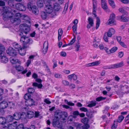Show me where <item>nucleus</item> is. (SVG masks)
Listing matches in <instances>:
<instances>
[{"label": "nucleus", "mask_w": 129, "mask_h": 129, "mask_svg": "<svg viewBox=\"0 0 129 129\" xmlns=\"http://www.w3.org/2000/svg\"><path fill=\"white\" fill-rule=\"evenodd\" d=\"M0 15H3V19L6 20L10 19L13 23H16L17 24H19L20 19L27 20L28 16L25 15H21V14L17 13L13 10H11L9 7H5L0 9Z\"/></svg>", "instance_id": "nucleus-1"}, {"label": "nucleus", "mask_w": 129, "mask_h": 129, "mask_svg": "<svg viewBox=\"0 0 129 129\" xmlns=\"http://www.w3.org/2000/svg\"><path fill=\"white\" fill-rule=\"evenodd\" d=\"M45 5V12L42 11L41 13V17L43 19H45L48 16V14L52 17H53L56 14V12L60 9L61 7L56 3L50 2L49 0H44Z\"/></svg>", "instance_id": "nucleus-2"}, {"label": "nucleus", "mask_w": 129, "mask_h": 129, "mask_svg": "<svg viewBox=\"0 0 129 129\" xmlns=\"http://www.w3.org/2000/svg\"><path fill=\"white\" fill-rule=\"evenodd\" d=\"M55 118L53 119L52 122L53 125L54 127H57L58 128L62 127V125L59 123V119H61V116L60 115H55Z\"/></svg>", "instance_id": "nucleus-3"}, {"label": "nucleus", "mask_w": 129, "mask_h": 129, "mask_svg": "<svg viewBox=\"0 0 129 129\" xmlns=\"http://www.w3.org/2000/svg\"><path fill=\"white\" fill-rule=\"evenodd\" d=\"M15 48L16 50L19 52L20 54L22 56L24 55L26 53L25 50L24 49L23 46L21 47L18 44H16L14 45Z\"/></svg>", "instance_id": "nucleus-4"}, {"label": "nucleus", "mask_w": 129, "mask_h": 129, "mask_svg": "<svg viewBox=\"0 0 129 129\" xmlns=\"http://www.w3.org/2000/svg\"><path fill=\"white\" fill-rule=\"evenodd\" d=\"M20 27L22 34L24 33L26 34L30 30L29 27L28 25L25 24L20 25Z\"/></svg>", "instance_id": "nucleus-5"}, {"label": "nucleus", "mask_w": 129, "mask_h": 129, "mask_svg": "<svg viewBox=\"0 0 129 129\" xmlns=\"http://www.w3.org/2000/svg\"><path fill=\"white\" fill-rule=\"evenodd\" d=\"M27 8L29 11L32 10L33 13L35 15H37L39 13V11L37 7L35 6H32L31 3H28Z\"/></svg>", "instance_id": "nucleus-6"}, {"label": "nucleus", "mask_w": 129, "mask_h": 129, "mask_svg": "<svg viewBox=\"0 0 129 129\" xmlns=\"http://www.w3.org/2000/svg\"><path fill=\"white\" fill-rule=\"evenodd\" d=\"M28 40V37L25 36L21 37L20 38V41L21 43H23L22 46L24 49H25L28 48V46L26 45V43H27V40Z\"/></svg>", "instance_id": "nucleus-7"}, {"label": "nucleus", "mask_w": 129, "mask_h": 129, "mask_svg": "<svg viewBox=\"0 0 129 129\" xmlns=\"http://www.w3.org/2000/svg\"><path fill=\"white\" fill-rule=\"evenodd\" d=\"M6 52L8 54L13 56L17 55V51L11 47H9L7 50Z\"/></svg>", "instance_id": "nucleus-8"}, {"label": "nucleus", "mask_w": 129, "mask_h": 129, "mask_svg": "<svg viewBox=\"0 0 129 129\" xmlns=\"http://www.w3.org/2000/svg\"><path fill=\"white\" fill-rule=\"evenodd\" d=\"M4 50H0V56L1 57V61L3 63H6L7 62L8 59L4 55Z\"/></svg>", "instance_id": "nucleus-9"}, {"label": "nucleus", "mask_w": 129, "mask_h": 129, "mask_svg": "<svg viewBox=\"0 0 129 129\" xmlns=\"http://www.w3.org/2000/svg\"><path fill=\"white\" fill-rule=\"evenodd\" d=\"M8 102L3 101L0 103V111L3 113L4 112V109L6 108L8 106Z\"/></svg>", "instance_id": "nucleus-10"}, {"label": "nucleus", "mask_w": 129, "mask_h": 129, "mask_svg": "<svg viewBox=\"0 0 129 129\" xmlns=\"http://www.w3.org/2000/svg\"><path fill=\"white\" fill-rule=\"evenodd\" d=\"M16 121L12 124L9 123L8 124L7 126H6L3 127V129H16L17 124Z\"/></svg>", "instance_id": "nucleus-11"}, {"label": "nucleus", "mask_w": 129, "mask_h": 129, "mask_svg": "<svg viewBox=\"0 0 129 129\" xmlns=\"http://www.w3.org/2000/svg\"><path fill=\"white\" fill-rule=\"evenodd\" d=\"M15 7L17 9L22 11H25L26 9V7L23 4L21 3L16 4Z\"/></svg>", "instance_id": "nucleus-12"}, {"label": "nucleus", "mask_w": 129, "mask_h": 129, "mask_svg": "<svg viewBox=\"0 0 129 129\" xmlns=\"http://www.w3.org/2000/svg\"><path fill=\"white\" fill-rule=\"evenodd\" d=\"M15 68L16 70L18 71H22L21 72V73L23 75L27 71V70L26 69L23 71V68L20 65L16 66Z\"/></svg>", "instance_id": "nucleus-13"}, {"label": "nucleus", "mask_w": 129, "mask_h": 129, "mask_svg": "<svg viewBox=\"0 0 129 129\" xmlns=\"http://www.w3.org/2000/svg\"><path fill=\"white\" fill-rule=\"evenodd\" d=\"M101 7L104 10H107L108 9V7L106 0H101Z\"/></svg>", "instance_id": "nucleus-14"}, {"label": "nucleus", "mask_w": 129, "mask_h": 129, "mask_svg": "<svg viewBox=\"0 0 129 129\" xmlns=\"http://www.w3.org/2000/svg\"><path fill=\"white\" fill-rule=\"evenodd\" d=\"M115 33V30L114 29L112 28H109L108 32H106L107 34V36L108 37H111L112 35L114 34Z\"/></svg>", "instance_id": "nucleus-15"}, {"label": "nucleus", "mask_w": 129, "mask_h": 129, "mask_svg": "<svg viewBox=\"0 0 129 129\" xmlns=\"http://www.w3.org/2000/svg\"><path fill=\"white\" fill-rule=\"evenodd\" d=\"M118 17L119 20L123 22H126L129 20V17H124L123 15L118 16Z\"/></svg>", "instance_id": "nucleus-16"}, {"label": "nucleus", "mask_w": 129, "mask_h": 129, "mask_svg": "<svg viewBox=\"0 0 129 129\" xmlns=\"http://www.w3.org/2000/svg\"><path fill=\"white\" fill-rule=\"evenodd\" d=\"M34 103V102L31 99L25 102V105L27 107H31Z\"/></svg>", "instance_id": "nucleus-17"}, {"label": "nucleus", "mask_w": 129, "mask_h": 129, "mask_svg": "<svg viewBox=\"0 0 129 129\" xmlns=\"http://www.w3.org/2000/svg\"><path fill=\"white\" fill-rule=\"evenodd\" d=\"M123 65V61L117 64H115L111 65V68H118L122 67Z\"/></svg>", "instance_id": "nucleus-18"}, {"label": "nucleus", "mask_w": 129, "mask_h": 129, "mask_svg": "<svg viewBox=\"0 0 129 129\" xmlns=\"http://www.w3.org/2000/svg\"><path fill=\"white\" fill-rule=\"evenodd\" d=\"M21 115L22 114L20 113H15L13 115L14 119L15 120H18L21 118Z\"/></svg>", "instance_id": "nucleus-19"}, {"label": "nucleus", "mask_w": 129, "mask_h": 129, "mask_svg": "<svg viewBox=\"0 0 129 129\" xmlns=\"http://www.w3.org/2000/svg\"><path fill=\"white\" fill-rule=\"evenodd\" d=\"M50 2L53 3V2L50 1L49 0ZM44 0L43 1L42 0H38L37 1V5L38 7H39L41 8L43 7L44 6Z\"/></svg>", "instance_id": "nucleus-20"}, {"label": "nucleus", "mask_w": 129, "mask_h": 129, "mask_svg": "<svg viewBox=\"0 0 129 129\" xmlns=\"http://www.w3.org/2000/svg\"><path fill=\"white\" fill-rule=\"evenodd\" d=\"M48 43L47 42L45 41L44 42L43 49V52L44 54L46 53L48 50Z\"/></svg>", "instance_id": "nucleus-21"}, {"label": "nucleus", "mask_w": 129, "mask_h": 129, "mask_svg": "<svg viewBox=\"0 0 129 129\" xmlns=\"http://www.w3.org/2000/svg\"><path fill=\"white\" fill-rule=\"evenodd\" d=\"M10 60L12 64H15L17 62L20 63V62L18 60L15 58L11 57L10 58Z\"/></svg>", "instance_id": "nucleus-22"}, {"label": "nucleus", "mask_w": 129, "mask_h": 129, "mask_svg": "<svg viewBox=\"0 0 129 129\" xmlns=\"http://www.w3.org/2000/svg\"><path fill=\"white\" fill-rule=\"evenodd\" d=\"M58 41H59L61 39V36L62 34L63 31L61 28H60L58 30Z\"/></svg>", "instance_id": "nucleus-23"}, {"label": "nucleus", "mask_w": 129, "mask_h": 129, "mask_svg": "<svg viewBox=\"0 0 129 129\" xmlns=\"http://www.w3.org/2000/svg\"><path fill=\"white\" fill-rule=\"evenodd\" d=\"M68 78L69 79L71 80L73 79L74 80H76L77 79V75L74 74L69 75L68 76Z\"/></svg>", "instance_id": "nucleus-24"}, {"label": "nucleus", "mask_w": 129, "mask_h": 129, "mask_svg": "<svg viewBox=\"0 0 129 129\" xmlns=\"http://www.w3.org/2000/svg\"><path fill=\"white\" fill-rule=\"evenodd\" d=\"M107 23L109 25L111 24L112 25L116 24V22L115 19L109 18L107 21Z\"/></svg>", "instance_id": "nucleus-25"}, {"label": "nucleus", "mask_w": 129, "mask_h": 129, "mask_svg": "<svg viewBox=\"0 0 129 129\" xmlns=\"http://www.w3.org/2000/svg\"><path fill=\"white\" fill-rule=\"evenodd\" d=\"M100 62L99 61H96L93 62L91 63H89L87 64V66H97L100 64Z\"/></svg>", "instance_id": "nucleus-26"}, {"label": "nucleus", "mask_w": 129, "mask_h": 129, "mask_svg": "<svg viewBox=\"0 0 129 129\" xmlns=\"http://www.w3.org/2000/svg\"><path fill=\"white\" fill-rule=\"evenodd\" d=\"M8 106L10 108L14 109L15 108L16 105L15 103L12 101H9L8 102Z\"/></svg>", "instance_id": "nucleus-27"}, {"label": "nucleus", "mask_w": 129, "mask_h": 129, "mask_svg": "<svg viewBox=\"0 0 129 129\" xmlns=\"http://www.w3.org/2000/svg\"><path fill=\"white\" fill-rule=\"evenodd\" d=\"M97 7V4H93L92 13L94 15L95 17L96 16V10Z\"/></svg>", "instance_id": "nucleus-28"}, {"label": "nucleus", "mask_w": 129, "mask_h": 129, "mask_svg": "<svg viewBox=\"0 0 129 129\" xmlns=\"http://www.w3.org/2000/svg\"><path fill=\"white\" fill-rule=\"evenodd\" d=\"M34 115V113L32 111H29L27 112V116L29 118H31L33 117Z\"/></svg>", "instance_id": "nucleus-29"}, {"label": "nucleus", "mask_w": 129, "mask_h": 129, "mask_svg": "<svg viewBox=\"0 0 129 129\" xmlns=\"http://www.w3.org/2000/svg\"><path fill=\"white\" fill-rule=\"evenodd\" d=\"M119 12L123 14L128 15V13L127 12L122 8H120L118 9Z\"/></svg>", "instance_id": "nucleus-30"}, {"label": "nucleus", "mask_w": 129, "mask_h": 129, "mask_svg": "<svg viewBox=\"0 0 129 129\" xmlns=\"http://www.w3.org/2000/svg\"><path fill=\"white\" fill-rule=\"evenodd\" d=\"M108 3L110 6L114 9L115 7V5L113 0H108Z\"/></svg>", "instance_id": "nucleus-31"}, {"label": "nucleus", "mask_w": 129, "mask_h": 129, "mask_svg": "<svg viewBox=\"0 0 129 129\" xmlns=\"http://www.w3.org/2000/svg\"><path fill=\"white\" fill-rule=\"evenodd\" d=\"M53 2V3H56L59 5V4H62L64 2V0H50Z\"/></svg>", "instance_id": "nucleus-32"}, {"label": "nucleus", "mask_w": 129, "mask_h": 129, "mask_svg": "<svg viewBox=\"0 0 129 129\" xmlns=\"http://www.w3.org/2000/svg\"><path fill=\"white\" fill-rule=\"evenodd\" d=\"M6 123V119L3 117H0V124H3Z\"/></svg>", "instance_id": "nucleus-33"}, {"label": "nucleus", "mask_w": 129, "mask_h": 129, "mask_svg": "<svg viewBox=\"0 0 129 129\" xmlns=\"http://www.w3.org/2000/svg\"><path fill=\"white\" fill-rule=\"evenodd\" d=\"M100 23V21L99 18L98 17H97L96 26V29H97L98 28V27L99 26Z\"/></svg>", "instance_id": "nucleus-34"}, {"label": "nucleus", "mask_w": 129, "mask_h": 129, "mask_svg": "<svg viewBox=\"0 0 129 129\" xmlns=\"http://www.w3.org/2000/svg\"><path fill=\"white\" fill-rule=\"evenodd\" d=\"M74 124L75 126H76V129H82V124L78 123H75Z\"/></svg>", "instance_id": "nucleus-35"}, {"label": "nucleus", "mask_w": 129, "mask_h": 129, "mask_svg": "<svg viewBox=\"0 0 129 129\" xmlns=\"http://www.w3.org/2000/svg\"><path fill=\"white\" fill-rule=\"evenodd\" d=\"M27 43H26V45L28 46V48L29 47V45L33 43V41L32 40L28 37V40H27Z\"/></svg>", "instance_id": "nucleus-36"}, {"label": "nucleus", "mask_w": 129, "mask_h": 129, "mask_svg": "<svg viewBox=\"0 0 129 129\" xmlns=\"http://www.w3.org/2000/svg\"><path fill=\"white\" fill-rule=\"evenodd\" d=\"M27 43H26V45L28 46V48L29 47V45L33 43V41L32 40L28 37V40H27Z\"/></svg>", "instance_id": "nucleus-37"}, {"label": "nucleus", "mask_w": 129, "mask_h": 129, "mask_svg": "<svg viewBox=\"0 0 129 129\" xmlns=\"http://www.w3.org/2000/svg\"><path fill=\"white\" fill-rule=\"evenodd\" d=\"M33 85L34 86H37L39 88H41L42 86V85L41 84H39L36 82L33 83Z\"/></svg>", "instance_id": "nucleus-38"}, {"label": "nucleus", "mask_w": 129, "mask_h": 129, "mask_svg": "<svg viewBox=\"0 0 129 129\" xmlns=\"http://www.w3.org/2000/svg\"><path fill=\"white\" fill-rule=\"evenodd\" d=\"M88 119L87 118L84 117L81 120V122L84 124H88Z\"/></svg>", "instance_id": "nucleus-39"}, {"label": "nucleus", "mask_w": 129, "mask_h": 129, "mask_svg": "<svg viewBox=\"0 0 129 129\" xmlns=\"http://www.w3.org/2000/svg\"><path fill=\"white\" fill-rule=\"evenodd\" d=\"M107 36V34L106 33H105L103 36V39L106 42H108V38Z\"/></svg>", "instance_id": "nucleus-40"}, {"label": "nucleus", "mask_w": 129, "mask_h": 129, "mask_svg": "<svg viewBox=\"0 0 129 129\" xmlns=\"http://www.w3.org/2000/svg\"><path fill=\"white\" fill-rule=\"evenodd\" d=\"M96 103L95 101L92 102L87 106L89 107H91L95 106L96 105Z\"/></svg>", "instance_id": "nucleus-41"}, {"label": "nucleus", "mask_w": 129, "mask_h": 129, "mask_svg": "<svg viewBox=\"0 0 129 129\" xmlns=\"http://www.w3.org/2000/svg\"><path fill=\"white\" fill-rule=\"evenodd\" d=\"M30 98L31 95L29 93L26 94L25 95L24 97V99L26 100H30L29 99Z\"/></svg>", "instance_id": "nucleus-42"}, {"label": "nucleus", "mask_w": 129, "mask_h": 129, "mask_svg": "<svg viewBox=\"0 0 129 129\" xmlns=\"http://www.w3.org/2000/svg\"><path fill=\"white\" fill-rule=\"evenodd\" d=\"M4 91L3 89L0 88V101L2 100L3 99L2 95L4 94Z\"/></svg>", "instance_id": "nucleus-43"}, {"label": "nucleus", "mask_w": 129, "mask_h": 129, "mask_svg": "<svg viewBox=\"0 0 129 129\" xmlns=\"http://www.w3.org/2000/svg\"><path fill=\"white\" fill-rule=\"evenodd\" d=\"M68 4L66 3L65 4V6H64V9L63 11L62 12V13L63 14H65L66 13V12L68 8Z\"/></svg>", "instance_id": "nucleus-44"}, {"label": "nucleus", "mask_w": 129, "mask_h": 129, "mask_svg": "<svg viewBox=\"0 0 129 129\" xmlns=\"http://www.w3.org/2000/svg\"><path fill=\"white\" fill-rule=\"evenodd\" d=\"M124 117L122 115L119 116L118 118L117 122H120L122 121L124 118Z\"/></svg>", "instance_id": "nucleus-45"}, {"label": "nucleus", "mask_w": 129, "mask_h": 129, "mask_svg": "<svg viewBox=\"0 0 129 129\" xmlns=\"http://www.w3.org/2000/svg\"><path fill=\"white\" fill-rule=\"evenodd\" d=\"M54 76L56 78H60L62 77V76L59 73H55L54 74Z\"/></svg>", "instance_id": "nucleus-46"}, {"label": "nucleus", "mask_w": 129, "mask_h": 129, "mask_svg": "<svg viewBox=\"0 0 129 129\" xmlns=\"http://www.w3.org/2000/svg\"><path fill=\"white\" fill-rule=\"evenodd\" d=\"M89 127V125L88 124H84V125H82V129H87Z\"/></svg>", "instance_id": "nucleus-47"}, {"label": "nucleus", "mask_w": 129, "mask_h": 129, "mask_svg": "<svg viewBox=\"0 0 129 129\" xmlns=\"http://www.w3.org/2000/svg\"><path fill=\"white\" fill-rule=\"evenodd\" d=\"M117 49V47H114L110 50V52L111 53H113L116 51Z\"/></svg>", "instance_id": "nucleus-48"}, {"label": "nucleus", "mask_w": 129, "mask_h": 129, "mask_svg": "<svg viewBox=\"0 0 129 129\" xmlns=\"http://www.w3.org/2000/svg\"><path fill=\"white\" fill-rule=\"evenodd\" d=\"M88 21L89 23L91 25H93V19L91 18L90 17H89L88 18Z\"/></svg>", "instance_id": "nucleus-49"}, {"label": "nucleus", "mask_w": 129, "mask_h": 129, "mask_svg": "<svg viewBox=\"0 0 129 129\" xmlns=\"http://www.w3.org/2000/svg\"><path fill=\"white\" fill-rule=\"evenodd\" d=\"M117 123L116 121H114L113 125L112 126L111 128L112 129H115L117 126Z\"/></svg>", "instance_id": "nucleus-50"}, {"label": "nucleus", "mask_w": 129, "mask_h": 129, "mask_svg": "<svg viewBox=\"0 0 129 129\" xmlns=\"http://www.w3.org/2000/svg\"><path fill=\"white\" fill-rule=\"evenodd\" d=\"M23 124H20L18 126H17L16 129H23Z\"/></svg>", "instance_id": "nucleus-51"}, {"label": "nucleus", "mask_w": 129, "mask_h": 129, "mask_svg": "<svg viewBox=\"0 0 129 129\" xmlns=\"http://www.w3.org/2000/svg\"><path fill=\"white\" fill-rule=\"evenodd\" d=\"M65 102L66 103L69 105L72 106H74V105L75 104L74 103L70 102H69L66 100H65Z\"/></svg>", "instance_id": "nucleus-52"}, {"label": "nucleus", "mask_w": 129, "mask_h": 129, "mask_svg": "<svg viewBox=\"0 0 129 129\" xmlns=\"http://www.w3.org/2000/svg\"><path fill=\"white\" fill-rule=\"evenodd\" d=\"M7 118L8 121L10 122L12 121V120L14 119L13 116L10 115L8 116Z\"/></svg>", "instance_id": "nucleus-53"}, {"label": "nucleus", "mask_w": 129, "mask_h": 129, "mask_svg": "<svg viewBox=\"0 0 129 129\" xmlns=\"http://www.w3.org/2000/svg\"><path fill=\"white\" fill-rule=\"evenodd\" d=\"M115 14L114 13H112L111 14L109 18L115 19Z\"/></svg>", "instance_id": "nucleus-54"}, {"label": "nucleus", "mask_w": 129, "mask_h": 129, "mask_svg": "<svg viewBox=\"0 0 129 129\" xmlns=\"http://www.w3.org/2000/svg\"><path fill=\"white\" fill-rule=\"evenodd\" d=\"M106 99V98H103L102 96H100L96 98V100L97 101H100L102 100L105 99Z\"/></svg>", "instance_id": "nucleus-55"}, {"label": "nucleus", "mask_w": 129, "mask_h": 129, "mask_svg": "<svg viewBox=\"0 0 129 129\" xmlns=\"http://www.w3.org/2000/svg\"><path fill=\"white\" fill-rule=\"evenodd\" d=\"M63 84L65 86H68L69 84V82L66 80H63L62 81Z\"/></svg>", "instance_id": "nucleus-56"}, {"label": "nucleus", "mask_w": 129, "mask_h": 129, "mask_svg": "<svg viewBox=\"0 0 129 129\" xmlns=\"http://www.w3.org/2000/svg\"><path fill=\"white\" fill-rule=\"evenodd\" d=\"M77 27V25H74L72 27V28L74 32V33H76V29Z\"/></svg>", "instance_id": "nucleus-57"}, {"label": "nucleus", "mask_w": 129, "mask_h": 129, "mask_svg": "<svg viewBox=\"0 0 129 129\" xmlns=\"http://www.w3.org/2000/svg\"><path fill=\"white\" fill-rule=\"evenodd\" d=\"M34 90L32 88H29L28 90V91L29 93H32L34 92Z\"/></svg>", "instance_id": "nucleus-58"}, {"label": "nucleus", "mask_w": 129, "mask_h": 129, "mask_svg": "<svg viewBox=\"0 0 129 129\" xmlns=\"http://www.w3.org/2000/svg\"><path fill=\"white\" fill-rule=\"evenodd\" d=\"M120 1L124 4H129V0H120Z\"/></svg>", "instance_id": "nucleus-59"}, {"label": "nucleus", "mask_w": 129, "mask_h": 129, "mask_svg": "<svg viewBox=\"0 0 129 129\" xmlns=\"http://www.w3.org/2000/svg\"><path fill=\"white\" fill-rule=\"evenodd\" d=\"M80 110L84 112H86L88 111V110L87 109L84 107L80 108Z\"/></svg>", "instance_id": "nucleus-60"}, {"label": "nucleus", "mask_w": 129, "mask_h": 129, "mask_svg": "<svg viewBox=\"0 0 129 129\" xmlns=\"http://www.w3.org/2000/svg\"><path fill=\"white\" fill-rule=\"evenodd\" d=\"M110 107L108 106H106L105 107V109L103 111V113H106L107 112L109 109Z\"/></svg>", "instance_id": "nucleus-61"}, {"label": "nucleus", "mask_w": 129, "mask_h": 129, "mask_svg": "<svg viewBox=\"0 0 129 129\" xmlns=\"http://www.w3.org/2000/svg\"><path fill=\"white\" fill-rule=\"evenodd\" d=\"M44 102L46 104H49L51 103V102L49 101V100L48 98H47L44 100Z\"/></svg>", "instance_id": "nucleus-62"}, {"label": "nucleus", "mask_w": 129, "mask_h": 129, "mask_svg": "<svg viewBox=\"0 0 129 129\" xmlns=\"http://www.w3.org/2000/svg\"><path fill=\"white\" fill-rule=\"evenodd\" d=\"M13 0H9L8 2V4L10 6L13 5Z\"/></svg>", "instance_id": "nucleus-63"}, {"label": "nucleus", "mask_w": 129, "mask_h": 129, "mask_svg": "<svg viewBox=\"0 0 129 129\" xmlns=\"http://www.w3.org/2000/svg\"><path fill=\"white\" fill-rule=\"evenodd\" d=\"M123 47L126 48L127 47V46L124 43L122 42H121L119 43Z\"/></svg>", "instance_id": "nucleus-64"}]
</instances>
